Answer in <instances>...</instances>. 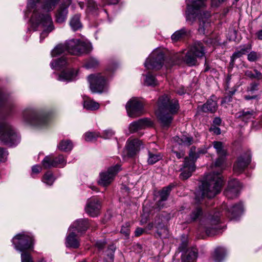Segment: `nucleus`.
Returning a JSON list of instances; mask_svg holds the SVG:
<instances>
[{"label":"nucleus","instance_id":"f257e3e1","mask_svg":"<svg viewBox=\"0 0 262 262\" xmlns=\"http://www.w3.org/2000/svg\"><path fill=\"white\" fill-rule=\"evenodd\" d=\"M59 0H46L41 2L39 0H29L27 9L33 11L30 18V29L33 31L41 29L40 41L48 36L55 29L53 21L49 12L53 10Z\"/></svg>","mask_w":262,"mask_h":262},{"label":"nucleus","instance_id":"f03ea898","mask_svg":"<svg viewBox=\"0 0 262 262\" xmlns=\"http://www.w3.org/2000/svg\"><path fill=\"white\" fill-rule=\"evenodd\" d=\"M206 0H186L187 10L186 20L190 24H192L198 18L199 21L198 31L200 34L207 33L210 27L209 19L210 13L204 12L202 9L205 6Z\"/></svg>","mask_w":262,"mask_h":262},{"label":"nucleus","instance_id":"7ed1b4c3","mask_svg":"<svg viewBox=\"0 0 262 262\" xmlns=\"http://www.w3.org/2000/svg\"><path fill=\"white\" fill-rule=\"evenodd\" d=\"M157 105L156 114L159 121L164 127L169 126L173 120V116L179 110L178 101L164 94L159 98Z\"/></svg>","mask_w":262,"mask_h":262},{"label":"nucleus","instance_id":"20e7f679","mask_svg":"<svg viewBox=\"0 0 262 262\" xmlns=\"http://www.w3.org/2000/svg\"><path fill=\"white\" fill-rule=\"evenodd\" d=\"M223 184V179L220 172H212L206 176L205 180L202 183L200 190L197 192L195 200L200 201L201 197L211 198L214 197L221 192Z\"/></svg>","mask_w":262,"mask_h":262},{"label":"nucleus","instance_id":"39448f33","mask_svg":"<svg viewBox=\"0 0 262 262\" xmlns=\"http://www.w3.org/2000/svg\"><path fill=\"white\" fill-rule=\"evenodd\" d=\"M22 116L25 122L40 128L46 126L49 120V113L38 112L32 107L24 109Z\"/></svg>","mask_w":262,"mask_h":262},{"label":"nucleus","instance_id":"423d86ee","mask_svg":"<svg viewBox=\"0 0 262 262\" xmlns=\"http://www.w3.org/2000/svg\"><path fill=\"white\" fill-rule=\"evenodd\" d=\"M69 64L66 58L62 57L56 60H53L50 62V66L52 69L56 70H62L60 74L58 75L57 79L60 81L70 82L76 79L78 75L77 69H70L67 71L64 70Z\"/></svg>","mask_w":262,"mask_h":262},{"label":"nucleus","instance_id":"0eeeda50","mask_svg":"<svg viewBox=\"0 0 262 262\" xmlns=\"http://www.w3.org/2000/svg\"><path fill=\"white\" fill-rule=\"evenodd\" d=\"M205 50L203 44L200 41L195 42L189 51L184 56L183 53H178L176 58L179 61H184L189 66L196 64V59L203 57L205 55Z\"/></svg>","mask_w":262,"mask_h":262},{"label":"nucleus","instance_id":"6e6552de","mask_svg":"<svg viewBox=\"0 0 262 262\" xmlns=\"http://www.w3.org/2000/svg\"><path fill=\"white\" fill-rule=\"evenodd\" d=\"M14 249L18 252L33 251L34 239L29 232L23 231L15 235L12 239Z\"/></svg>","mask_w":262,"mask_h":262},{"label":"nucleus","instance_id":"1a4fd4ad","mask_svg":"<svg viewBox=\"0 0 262 262\" xmlns=\"http://www.w3.org/2000/svg\"><path fill=\"white\" fill-rule=\"evenodd\" d=\"M19 141V137L13 127L4 120H0V143L12 146Z\"/></svg>","mask_w":262,"mask_h":262},{"label":"nucleus","instance_id":"9d476101","mask_svg":"<svg viewBox=\"0 0 262 262\" xmlns=\"http://www.w3.org/2000/svg\"><path fill=\"white\" fill-rule=\"evenodd\" d=\"M67 51L70 54L79 55L90 52L92 49L91 43L88 41H81L79 39H72L65 42Z\"/></svg>","mask_w":262,"mask_h":262},{"label":"nucleus","instance_id":"9b49d317","mask_svg":"<svg viewBox=\"0 0 262 262\" xmlns=\"http://www.w3.org/2000/svg\"><path fill=\"white\" fill-rule=\"evenodd\" d=\"M88 79L92 93H102L107 90V81L100 74L90 75Z\"/></svg>","mask_w":262,"mask_h":262},{"label":"nucleus","instance_id":"f8f14e48","mask_svg":"<svg viewBox=\"0 0 262 262\" xmlns=\"http://www.w3.org/2000/svg\"><path fill=\"white\" fill-rule=\"evenodd\" d=\"M164 54L160 49H156L146 60L144 66L147 69L159 70L163 66Z\"/></svg>","mask_w":262,"mask_h":262},{"label":"nucleus","instance_id":"ddd939ff","mask_svg":"<svg viewBox=\"0 0 262 262\" xmlns=\"http://www.w3.org/2000/svg\"><path fill=\"white\" fill-rule=\"evenodd\" d=\"M120 169V166L117 164L109 168L106 171L100 173L98 181L99 184L104 187L109 185L113 181L115 176Z\"/></svg>","mask_w":262,"mask_h":262},{"label":"nucleus","instance_id":"4468645a","mask_svg":"<svg viewBox=\"0 0 262 262\" xmlns=\"http://www.w3.org/2000/svg\"><path fill=\"white\" fill-rule=\"evenodd\" d=\"M143 107V103L137 98H132L126 104L128 115L133 118L140 115L142 112Z\"/></svg>","mask_w":262,"mask_h":262},{"label":"nucleus","instance_id":"2eb2a0df","mask_svg":"<svg viewBox=\"0 0 262 262\" xmlns=\"http://www.w3.org/2000/svg\"><path fill=\"white\" fill-rule=\"evenodd\" d=\"M242 187V185L238 180H231L224 192V195L228 199H235L238 196Z\"/></svg>","mask_w":262,"mask_h":262},{"label":"nucleus","instance_id":"dca6fc26","mask_svg":"<svg viewBox=\"0 0 262 262\" xmlns=\"http://www.w3.org/2000/svg\"><path fill=\"white\" fill-rule=\"evenodd\" d=\"M101 204L96 198H92L88 200L85 207V212L91 216H97L100 212Z\"/></svg>","mask_w":262,"mask_h":262},{"label":"nucleus","instance_id":"f3484780","mask_svg":"<svg viewBox=\"0 0 262 262\" xmlns=\"http://www.w3.org/2000/svg\"><path fill=\"white\" fill-rule=\"evenodd\" d=\"M195 160L190 159L188 157L185 158L184 162L182 168V172L180 175V178L182 180H186L192 174V173L195 170Z\"/></svg>","mask_w":262,"mask_h":262},{"label":"nucleus","instance_id":"a211bd4d","mask_svg":"<svg viewBox=\"0 0 262 262\" xmlns=\"http://www.w3.org/2000/svg\"><path fill=\"white\" fill-rule=\"evenodd\" d=\"M251 161V154L248 152L243 156H240L237 162L234 164L233 170L234 172L239 174L243 171Z\"/></svg>","mask_w":262,"mask_h":262},{"label":"nucleus","instance_id":"6ab92c4d","mask_svg":"<svg viewBox=\"0 0 262 262\" xmlns=\"http://www.w3.org/2000/svg\"><path fill=\"white\" fill-rule=\"evenodd\" d=\"M212 144L217 154L220 157L216 161L215 165L216 167H220L221 169H223L224 167L225 162L224 159L223 157L226 155V150L224 149L223 143L221 142L214 141L213 142Z\"/></svg>","mask_w":262,"mask_h":262},{"label":"nucleus","instance_id":"aec40b11","mask_svg":"<svg viewBox=\"0 0 262 262\" xmlns=\"http://www.w3.org/2000/svg\"><path fill=\"white\" fill-rule=\"evenodd\" d=\"M141 142L138 139L128 140L127 141L125 152L128 157L136 155L141 147Z\"/></svg>","mask_w":262,"mask_h":262},{"label":"nucleus","instance_id":"412c9836","mask_svg":"<svg viewBox=\"0 0 262 262\" xmlns=\"http://www.w3.org/2000/svg\"><path fill=\"white\" fill-rule=\"evenodd\" d=\"M65 244L68 248L74 249L79 248L80 246V240L73 230L69 229V233L66 238Z\"/></svg>","mask_w":262,"mask_h":262},{"label":"nucleus","instance_id":"4be33fe9","mask_svg":"<svg viewBox=\"0 0 262 262\" xmlns=\"http://www.w3.org/2000/svg\"><path fill=\"white\" fill-rule=\"evenodd\" d=\"M243 210V205L241 202H239L232 206L230 208H227L228 216L231 220H236L242 214Z\"/></svg>","mask_w":262,"mask_h":262},{"label":"nucleus","instance_id":"5701e85b","mask_svg":"<svg viewBox=\"0 0 262 262\" xmlns=\"http://www.w3.org/2000/svg\"><path fill=\"white\" fill-rule=\"evenodd\" d=\"M89 227L88 221L86 219H79L76 221L70 226L69 229L73 230L74 232L82 233L86 230Z\"/></svg>","mask_w":262,"mask_h":262},{"label":"nucleus","instance_id":"b1692460","mask_svg":"<svg viewBox=\"0 0 262 262\" xmlns=\"http://www.w3.org/2000/svg\"><path fill=\"white\" fill-rule=\"evenodd\" d=\"M69 3H70V2ZM69 5V4L68 5L62 4L58 8L55 14L56 21L57 23L61 24L66 20L68 13V8Z\"/></svg>","mask_w":262,"mask_h":262},{"label":"nucleus","instance_id":"393cba45","mask_svg":"<svg viewBox=\"0 0 262 262\" xmlns=\"http://www.w3.org/2000/svg\"><path fill=\"white\" fill-rule=\"evenodd\" d=\"M173 141L174 143V146L179 145L190 146L193 143V139L188 135H182L181 137L176 136L173 138Z\"/></svg>","mask_w":262,"mask_h":262},{"label":"nucleus","instance_id":"a878e982","mask_svg":"<svg viewBox=\"0 0 262 262\" xmlns=\"http://www.w3.org/2000/svg\"><path fill=\"white\" fill-rule=\"evenodd\" d=\"M215 98L212 96L210 99L208 100L206 103L202 106V111L203 112H210L213 113L217 110V105Z\"/></svg>","mask_w":262,"mask_h":262},{"label":"nucleus","instance_id":"bb28decb","mask_svg":"<svg viewBox=\"0 0 262 262\" xmlns=\"http://www.w3.org/2000/svg\"><path fill=\"white\" fill-rule=\"evenodd\" d=\"M197 256L198 250L196 248H193L182 256V262H195Z\"/></svg>","mask_w":262,"mask_h":262},{"label":"nucleus","instance_id":"cd10ccee","mask_svg":"<svg viewBox=\"0 0 262 262\" xmlns=\"http://www.w3.org/2000/svg\"><path fill=\"white\" fill-rule=\"evenodd\" d=\"M251 49V46L249 44L240 46L239 49L235 52L231 57L232 61L234 59L241 57L242 55H245L248 53Z\"/></svg>","mask_w":262,"mask_h":262},{"label":"nucleus","instance_id":"c85d7f7f","mask_svg":"<svg viewBox=\"0 0 262 262\" xmlns=\"http://www.w3.org/2000/svg\"><path fill=\"white\" fill-rule=\"evenodd\" d=\"M227 254L226 249L224 247H218L214 251L213 259L215 262H222Z\"/></svg>","mask_w":262,"mask_h":262},{"label":"nucleus","instance_id":"c756f323","mask_svg":"<svg viewBox=\"0 0 262 262\" xmlns=\"http://www.w3.org/2000/svg\"><path fill=\"white\" fill-rule=\"evenodd\" d=\"M189 31L186 28H183L174 32L171 35V38L173 41H177L189 34Z\"/></svg>","mask_w":262,"mask_h":262},{"label":"nucleus","instance_id":"7c9ffc66","mask_svg":"<svg viewBox=\"0 0 262 262\" xmlns=\"http://www.w3.org/2000/svg\"><path fill=\"white\" fill-rule=\"evenodd\" d=\"M83 106L85 108L91 111H95L100 107V104L89 98H86L83 101Z\"/></svg>","mask_w":262,"mask_h":262},{"label":"nucleus","instance_id":"2f4dec72","mask_svg":"<svg viewBox=\"0 0 262 262\" xmlns=\"http://www.w3.org/2000/svg\"><path fill=\"white\" fill-rule=\"evenodd\" d=\"M55 180L56 178L54 177L53 173L51 171H48L43 176L42 182L47 185L51 186L53 185Z\"/></svg>","mask_w":262,"mask_h":262},{"label":"nucleus","instance_id":"473e14b6","mask_svg":"<svg viewBox=\"0 0 262 262\" xmlns=\"http://www.w3.org/2000/svg\"><path fill=\"white\" fill-rule=\"evenodd\" d=\"M70 25L72 30L76 31L82 27L81 23L80 21V15L76 14L71 18Z\"/></svg>","mask_w":262,"mask_h":262},{"label":"nucleus","instance_id":"72a5a7b5","mask_svg":"<svg viewBox=\"0 0 262 262\" xmlns=\"http://www.w3.org/2000/svg\"><path fill=\"white\" fill-rule=\"evenodd\" d=\"M57 147L59 150L67 152L72 150L73 144L69 140H62L60 142Z\"/></svg>","mask_w":262,"mask_h":262},{"label":"nucleus","instance_id":"f704fd0d","mask_svg":"<svg viewBox=\"0 0 262 262\" xmlns=\"http://www.w3.org/2000/svg\"><path fill=\"white\" fill-rule=\"evenodd\" d=\"M54 157L52 155L46 156L41 162L42 166L45 169L54 167Z\"/></svg>","mask_w":262,"mask_h":262},{"label":"nucleus","instance_id":"c9c22d12","mask_svg":"<svg viewBox=\"0 0 262 262\" xmlns=\"http://www.w3.org/2000/svg\"><path fill=\"white\" fill-rule=\"evenodd\" d=\"M172 186L169 185L167 187H164L160 192V200L159 201V204L162 201H166L169 195L170 192L171 190Z\"/></svg>","mask_w":262,"mask_h":262},{"label":"nucleus","instance_id":"e433bc0d","mask_svg":"<svg viewBox=\"0 0 262 262\" xmlns=\"http://www.w3.org/2000/svg\"><path fill=\"white\" fill-rule=\"evenodd\" d=\"M144 84L148 86H155L158 84L155 77L150 73H148L144 80Z\"/></svg>","mask_w":262,"mask_h":262},{"label":"nucleus","instance_id":"4c0bfd02","mask_svg":"<svg viewBox=\"0 0 262 262\" xmlns=\"http://www.w3.org/2000/svg\"><path fill=\"white\" fill-rule=\"evenodd\" d=\"M67 50L65 44H60L57 45L51 51V56L52 57H56L63 53Z\"/></svg>","mask_w":262,"mask_h":262},{"label":"nucleus","instance_id":"58836bf2","mask_svg":"<svg viewBox=\"0 0 262 262\" xmlns=\"http://www.w3.org/2000/svg\"><path fill=\"white\" fill-rule=\"evenodd\" d=\"M66 164L67 160L63 155H60L57 157H54V167H63Z\"/></svg>","mask_w":262,"mask_h":262},{"label":"nucleus","instance_id":"ea45409f","mask_svg":"<svg viewBox=\"0 0 262 262\" xmlns=\"http://www.w3.org/2000/svg\"><path fill=\"white\" fill-rule=\"evenodd\" d=\"M162 156L159 154H154L148 151V158L147 162L149 164H154L162 159Z\"/></svg>","mask_w":262,"mask_h":262},{"label":"nucleus","instance_id":"a19ab883","mask_svg":"<svg viewBox=\"0 0 262 262\" xmlns=\"http://www.w3.org/2000/svg\"><path fill=\"white\" fill-rule=\"evenodd\" d=\"M239 117H242L244 121H247L248 120L251 119L254 116L255 113L253 111H243L242 112H239Z\"/></svg>","mask_w":262,"mask_h":262},{"label":"nucleus","instance_id":"79ce46f5","mask_svg":"<svg viewBox=\"0 0 262 262\" xmlns=\"http://www.w3.org/2000/svg\"><path fill=\"white\" fill-rule=\"evenodd\" d=\"M99 137L101 136L98 132H87L84 134V139L86 141H93Z\"/></svg>","mask_w":262,"mask_h":262},{"label":"nucleus","instance_id":"37998d69","mask_svg":"<svg viewBox=\"0 0 262 262\" xmlns=\"http://www.w3.org/2000/svg\"><path fill=\"white\" fill-rule=\"evenodd\" d=\"M99 61L95 58H90L85 63L84 67L86 69H92L97 67Z\"/></svg>","mask_w":262,"mask_h":262},{"label":"nucleus","instance_id":"c03bdc74","mask_svg":"<svg viewBox=\"0 0 262 262\" xmlns=\"http://www.w3.org/2000/svg\"><path fill=\"white\" fill-rule=\"evenodd\" d=\"M32 251H26L20 252L21 254V262H34L33 258L31 255L30 252Z\"/></svg>","mask_w":262,"mask_h":262},{"label":"nucleus","instance_id":"a18cd8bd","mask_svg":"<svg viewBox=\"0 0 262 262\" xmlns=\"http://www.w3.org/2000/svg\"><path fill=\"white\" fill-rule=\"evenodd\" d=\"M138 121L141 129L152 125V122L151 120L148 118L141 119L139 120Z\"/></svg>","mask_w":262,"mask_h":262},{"label":"nucleus","instance_id":"49530a36","mask_svg":"<svg viewBox=\"0 0 262 262\" xmlns=\"http://www.w3.org/2000/svg\"><path fill=\"white\" fill-rule=\"evenodd\" d=\"M210 147L211 146H209L208 148L204 147L203 148L199 149L196 154L197 156H195V154L192 153V152H191L189 154V157L188 158L194 160V159H196L201 154H204L206 153L207 149Z\"/></svg>","mask_w":262,"mask_h":262},{"label":"nucleus","instance_id":"de8ad7c7","mask_svg":"<svg viewBox=\"0 0 262 262\" xmlns=\"http://www.w3.org/2000/svg\"><path fill=\"white\" fill-rule=\"evenodd\" d=\"M129 224L126 223L124 225L122 226L120 232L124 235L125 237L127 238L129 237L130 230L129 229Z\"/></svg>","mask_w":262,"mask_h":262},{"label":"nucleus","instance_id":"09e8293b","mask_svg":"<svg viewBox=\"0 0 262 262\" xmlns=\"http://www.w3.org/2000/svg\"><path fill=\"white\" fill-rule=\"evenodd\" d=\"M129 129L130 133H134L139 129H141L138 121L133 122L129 126Z\"/></svg>","mask_w":262,"mask_h":262},{"label":"nucleus","instance_id":"8fccbe9b","mask_svg":"<svg viewBox=\"0 0 262 262\" xmlns=\"http://www.w3.org/2000/svg\"><path fill=\"white\" fill-rule=\"evenodd\" d=\"M115 135V133L111 129H107L104 131L102 137L104 139H110Z\"/></svg>","mask_w":262,"mask_h":262},{"label":"nucleus","instance_id":"3c124183","mask_svg":"<svg viewBox=\"0 0 262 262\" xmlns=\"http://www.w3.org/2000/svg\"><path fill=\"white\" fill-rule=\"evenodd\" d=\"M201 209L200 208H197L191 214V219L192 220H195L201 214Z\"/></svg>","mask_w":262,"mask_h":262},{"label":"nucleus","instance_id":"603ef678","mask_svg":"<svg viewBox=\"0 0 262 262\" xmlns=\"http://www.w3.org/2000/svg\"><path fill=\"white\" fill-rule=\"evenodd\" d=\"M8 152L3 148L0 147V162L4 161L7 157Z\"/></svg>","mask_w":262,"mask_h":262},{"label":"nucleus","instance_id":"864d4df0","mask_svg":"<svg viewBox=\"0 0 262 262\" xmlns=\"http://www.w3.org/2000/svg\"><path fill=\"white\" fill-rule=\"evenodd\" d=\"M258 58L257 54L256 52L252 51L248 55V59L250 61H254Z\"/></svg>","mask_w":262,"mask_h":262},{"label":"nucleus","instance_id":"5fc2aeb1","mask_svg":"<svg viewBox=\"0 0 262 262\" xmlns=\"http://www.w3.org/2000/svg\"><path fill=\"white\" fill-rule=\"evenodd\" d=\"M41 170V167L39 165H34L32 167V174H38Z\"/></svg>","mask_w":262,"mask_h":262},{"label":"nucleus","instance_id":"6e6d98bb","mask_svg":"<svg viewBox=\"0 0 262 262\" xmlns=\"http://www.w3.org/2000/svg\"><path fill=\"white\" fill-rule=\"evenodd\" d=\"M96 4L94 0H88L87 3V7L90 10H92L96 8Z\"/></svg>","mask_w":262,"mask_h":262},{"label":"nucleus","instance_id":"4d7b16f0","mask_svg":"<svg viewBox=\"0 0 262 262\" xmlns=\"http://www.w3.org/2000/svg\"><path fill=\"white\" fill-rule=\"evenodd\" d=\"M105 245V242H104V241H97L96 243V246L99 249H102Z\"/></svg>","mask_w":262,"mask_h":262},{"label":"nucleus","instance_id":"13d9d810","mask_svg":"<svg viewBox=\"0 0 262 262\" xmlns=\"http://www.w3.org/2000/svg\"><path fill=\"white\" fill-rule=\"evenodd\" d=\"M172 151L173 152L174 154H176L177 157L178 159H180L184 156V153L183 151L178 152V151H175L173 149H172Z\"/></svg>","mask_w":262,"mask_h":262},{"label":"nucleus","instance_id":"bf43d9fd","mask_svg":"<svg viewBox=\"0 0 262 262\" xmlns=\"http://www.w3.org/2000/svg\"><path fill=\"white\" fill-rule=\"evenodd\" d=\"M144 232V230L141 228H138L135 231V235L139 236L141 235Z\"/></svg>","mask_w":262,"mask_h":262},{"label":"nucleus","instance_id":"052dcab7","mask_svg":"<svg viewBox=\"0 0 262 262\" xmlns=\"http://www.w3.org/2000/svg\"><path fill=\"white\" fill-rule=\"evenodd\" d=\"M224 0H212L211 4L212 6L217 7L219 5L222 3Z\"/></svg>","mask_w":262,"mask_h":262},{"label":"nucleus","instance_id":"680f3d73","mask_svg":"<svg viewBox=\"0 0 262 262\" xmlns=\"http://www.w3.org/2000/svg\"><path fill=\"white\" fill-rule=\"evenodd\" d=\"M245 75L251 78H254V74L252 71L248 70L245 72Z\"/></svg>","mask_w":262,"mask_h":262},{"label":"nucleus","instance_id":"e2e57ef3","mask_svg":"<svg viewBox=\"0 0 262 262\" xmlns=\"http://www.w3.org/2000/svg\"><path fill=\"white\" fill-rule=\"evenodd\" d=\"M214 134L220 135L221 133V129L219 127H214L211 129Z\"/></svg>","mask_w":262,"mask_h":262},{"label":"nucleus","instance_id":"0e129e2a","mask_svg":"<svg viewBox=\"0 0 262 262\" xmlns=\"http://www.w3.org/2000/svg\"><path fill=\"white\" fill-rule=\"evenodd\" d=\"M254 72H255L254 78L260 79L262 77L261 74L259 72H258L257 70H255Z\"/></svg>","mask_w":262,"mask_h":262},{"label":"nucleus","instance_id":"69168bd1","mask_svg":"<svg viewBox=\"0 0 262 262\" xmlns=\"http://www.w3.org/2000/svg\"><path fill=\"white\" fill-rule=\"evenodd\" d=\"M108 5H115L118 3V0H106Z\"/></svg>","mask_w":262,"mask_h":262},{"label":"nucleus","instance_id":"338daca9","mask_svg":"<svg viewBox=\"0 0 262 262\" xmlns=\"http://www.w3.org/2000/svg\"><path fill=\"white\" fill-rule=\"evenodd\" d=\"M221 119L220 118H215L213 120V123L216 125H220L221 123Z\"/></svg>","mask_w":262,"mask_h":262},{"label":"nucleus","instance_id":"774afa93","mask_svg":"<svg viewBox=\"0 0 262 262\" xmlns=\"http://www.w3.org/2000/svg\"><path fill=\"white\" fill-rule=\"evenodd\" d=\"M256 35L258 39L262 40V30L257 32Z\"/></svg>","mask_w":262,"mask_h":262}]
</instances>
